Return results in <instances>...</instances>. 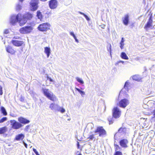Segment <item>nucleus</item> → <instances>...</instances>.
Wrapping results in <instances>:
<instances>
[{"mask_svg":"<svg viewBox=\"0 0 155 155\" xmlns=\"http://www.w3.org/2000/svg\"><path fill=\"white\" fill-rule=\"evenodd\" d=\"M32 17V15L29 13H27L23 15L20 13L17 15L13 14L10 16L9 22L13 25H15L16 23L18 22L20 26H22L27 22V19L30 20Z\"/></svg>","mask_w":155,"mask_h":155,"instance_id":"1","label":"nucleus"},{"mask_svg":"<svg viewBox=\"0 0 155 155\" xmlns=\"http://www.w3.org/2000/svg\"><path fill=\"white\" fill-rule=\"evenodd\" d=\"M121 111L117 107H114L112 110V117L114 118H119L121 115Z\"/></svg>","mask_w":155,"mask_h":155,"instance_id":"2","label":"nucleus"},{"mask_svg":"<svg viewBox=\"0 0 155 155\" xmlns=\"http://www.w3.org/2000/svg\"><path fill=\"white\" fill-rule=\"evenodd\" d=\"M95 133H98L99 137H104L107 134L106 130L102 127H97L96 129L94 131Z\"/></svg>","mask_w":155,"mask_h":155,"instance_id":"3","label":"nucleus"},{"mask_svg":"<svg viewBox=\"0 0 155 155\" xmlns=\"http://www.w3.org/2000/svg\"><path fill=\"white\" fill-rule=\"evenodd\" d=\"M129 101L128 99L124 98L121 100L117 105L121 107L124 108L129 104Z\"/></svg>","mask_w":155,"mask_h":155,"instance_id":"4","label":"nucleus"},{"mask_svg":"<svg viewBox=\"0 0 155 155\" xmlns=\"http://www.w3.org/2000/svg\"><path fill=\"white\" fill-rule=\"evenodd\" d=\"M33 30V28L31 26L23 27L20 29L19 31L21 33L25 34L30 33Z\"/></svg>","mask_w":155,"mask_h":155,"instance_id":"5","label":"nucleus"},{"mask_svg":"<svg viewBox=\"0 0 155 155\" xmlns=\"http://www.w3.org/2000/svg\"><path fill=\"white\" fill-rule=\"evenodd\" d=\"M12 128L14 129H18L21 127L22 125L21 124L15 120H11L10 121Z\"/></svg>","mask_w":155,"mask_h":155,"instance_id":"6","label":"nucleus"},{"mask_svg":"<svg viewBox=\"0 0 155 155\" xmlns=\"http://www.w3.org/2000/svg\"><path fill=\"white\" fill-rule=\"evenodd\" d=\"M128 141L127 139H122L120 140L119 142V143L121 147L124 148H127L128 143Z\"/></svg>","mask_w":155,"mask_h":155,"instance_id":"7","label":"nucleus"},{"mask_svg":"<svg viewBox=\"0 0 155 155\" xmlns=\"http://www.w3.org/2000/svg\"><path fill=\"white\" fill-rule=\"evenodd\" d=\"M38 0H32L30 2L31 9L33 11L36 10L38 8Z\"/></svg>","mask_w":155,"mask_h":155,"instance_id":"8","label":"nucleus"},{"mask_svg":"<svg viewBox=\"0 0 155 155\" xmlns=\"http://www.w3.org/2000/svg\"><path fill=\"white\" fill-rule=\"evenodd\" d=\"M48 23H44L40 24L38 27V29L41 31H44L48 29Z\"/></svg>","mask_w":155,"mask_h":155,"instance_id":"9","label":"nucleus"},{"mask_svg":"<svg viewBox=\"0 0 155 155\" xmlns=\"http://www.w3.org/2000/svg\"><path fill=\"white\" fill-rule=\"evenodd\" d=\"M57 5L58 2L56 0H51L49 1V6L52 9L55 8Z\"/></svg>","mask_w":155,"mask_h":155,"instance_id":"10","label":"nucleus"},{"mask_svg":"<svg viewBox=\"0 0 155 155\" xmlns=\"http://www.w3.org/2000/svg\"><path fill=\"white\" fill-rule=\"evenodd\" d=\"M153 22L152 14H151L147 24L145 25L144 28L146 29H147L149 28L152 27V26Z\"/></svg>","mask_w":155,"mask_h":155,"instance_id":"11","label":"nucleus"},{"mask_svg":"<svg viewBox=\"0 0 155 155\" xmlns=\"http://www.w3.org/2000/svg\"><path fill=\"white\" fill-rule=\"evenodd\" d=\"M11 42L14 45L17 47L21 46L23 43V42L22 41H19L14 39L12 40Z\"/></svg>","mask_w":155,"mask_h":155,"instance_id":"12","label":"nucleus"},{"mask_svg":"<svg viewBox=\"0 0 155 155\" xmlns=\"http://www.w3.org/2000/svg\"><path fill=\"white\" fill-rule=\"evenodd\" d=\"M5 48L6 51L12 54H14L15 53V51L10 46H5Z\"/></svg>","mask_w":155,"mask_h":155,"instance_id":"13","label":"nucleus"},{"mask_svg":"<svg viewBox=\"0 0 155 155\" xmlns=\"http://www.w3.org/2000/svg\"><path fill=\"white\" fill-rule=\"evenodd\" d=\"M127 130L126 127H121L119 129L117 133L121 135L125 134L127 132Z\"/></svg>","mask_w":155,"mask_h":155,"instance_id":"14","label":"nucleus"},{"mask_svg":"<svg viewBox=\"0 0 155 155\" xmlns=\"http://www.w3.org/2000/svg\"><path fill=\"white\" fill-rule=\"evenodd\" d=\"M18 120L20 123L25 124L28 123L30 122L28 120L21 117L18 118Z\"/></svg>","mask_w":155,"mask_h":155,"instance_id":"15","label":"nucleus"},{"mask_svg":"<svg viewBox=\"0 0 155 155\" xmlns=\"http://www.w3.org/2000/svg\"><path fill=\"white\" fill-rule=\"evenodd\" d=\"M129 18V15H126L125 16V17L123 20V24L126 25H127L128 24Z\"/></svg>","mask_w":155,"mask_h":155,"instance_id":"16","label":"nucleus"},{"mask_svg":"<svg viewBox=\"0 0 155 155\" xmlns=\"http://www.w3.org/2000/svg\"><path fill=\"white\" fill-rule=\"evenodd\" d=\"M25 137V136L24 134H21L16 135L15 139L17 140H23Z\"/></svg>","mask_w":155,"mask_h":155,"instance_id":"17","label":"nucleus"},{"mask_svg":"<svg viewBox=\"0 0 155 155\" xmlns=\"http://www.w3.org/2000/svg\"><path fill=\"white\" fill-rule=\"evenodd\" d=\"M132 78L134 80L139 81L141 80V78L138 75H134L132 76Z\"/></svg>","mask_w":155,"mask_h":155,"instance_id":"18","label":"nucleus"},{"mask_svg":"<svg viewBox=\"0 0 155 155\" xmlns=\"http://www.w3.org/2000/svg\"><path fill=\"white\" fill-rule=\"evenodd\" d=\"M7 130V128L6 127H4L0 128V134H4Z\"/></svg>","mask_w":155,"mask_h":155,"instance_id":"19","label":"nucleus"},{"mask_svg":"<svg viewBox=\"0 0 155 155\" xmlns=\"http://www.w3.org/2000/svg\"><path fill=\"white\" fill-rule=\"evenodd\" d=\"M49 99L53 101H54L56 100V98L52 93H49Z\"/></svg>","mask_w":155,"mask_h":155,"instance_id":"20","label":"nucleus"},{"mask_svg":"<svg viewBox=\"0 0 155 155\" xmlns=\"http://www.w3.org/2000/svg\"><path fill=\"white\" fill-rule=\"evenodd\" d=\"M120 57L123 59L125 60H128L129 59L126 54L124 52H122L121 53Z\"/></svg>","mask_w":155,"mask_h":155,"instance_id":"21","label":"nucleus"},{"mask_svg":"<svg viewBox=\"0 0 155 155\" xmlns=\"http://www.w3.org/2000/svg\"><path fill=\"white\" fill-rule=\"evenodd\" d=\"M130 87V83L128 81H126L124 85V88L127 90V91H128L129 89V87Z\"/></svg>","mask_w":155,"mask_h":155,"instance_id":"22","label":"nucleus"},{"mask_svg":"<svg viewBox=\"0 0 155 155\" xmlns=\"http://www.w3.org/2000/svg\"><path fill=\"white\" fill-rule=\"evenodd\" d=\"M1 110L2 113L3 114V115L6 116L7 115V113L5 109L3 107H2L1 108Z\"/></svg>","mask_w":155,"mask_h":155,"instance_id":"23","label":"nucleus"},{"mask_svg":"<svg viewBox=\"0 0 155 155\" xmlns=\"http://www.w3.org/2000/svg\"><path fill=\"white\" fill-rule=\"evenodd\" d=\"M113 118V117H110L107 118V120L109 122V124L110 125L112 124L114 122V120Z\"/></svg>","mask_w":155,"mask_h":155,"instance_id":"24","label":"nucleus"},{"mask_svg":"<svg viewBox=\"0 0 155 155\" xmlns=\"http://www.w3.org/2000/svg\"><path fill=\"white\" fill-rule=\"evenodd\" d=\"M114 149L115 152H116L117 151H119V150H120L121 148L119 146V145L117 144H114Z\"/></svg>","mask_w":155,"mask_h":155,"instance_id":"25","label":"nucleus"},{"mask_svg":"<svg viewBox=\"0 0 155 155\" xmlns=\"http://www.w3.org/2000/svg\"><path fill=\"white\" fill-rule=\"evenodd\" d=\"M43 92L44 95L48 98V89L43 88Z\"/></svg>","mask_w":155,"mask_h":155,"instance_id":"26","label":"nucleus"},{"mask_svg":"<svg viewBox=\"0 0 155 155\" xmlns=\"http://www.w3.org/2000/svg\"><path fill=\"white\" fill-rule=\"evenodd\" d=\"M37 16L38 17V18L40 20L42 18V15L41 12L38 11L37 12Z\"/></svg>","mask_w":155,"mask_h":155,"instance_id":"27","label":"nucleus"},{"mask_svg":"<svg viewBox=\"0 0 155 155\" xmlns=\"http://www.w3.org/2000/svg\"><path fill=\"white\" fill-rule=\"evenodd\" d=\"M124 40L123 38H122L121 41L120 43V47L121 49H122L124 48Z\"/></svg>","mask_w":155,"mask_h":155,"instance_id":"28","label":"nucleus"},{"mask_svg":"<svg viewBox=\"0 0 155 155\" xmlns=\"http://www.w3.org/2000/svg\"><path fill=\"white\" fill-rule=\"evenodd\" d=\"M75 89L76 90L78 91L80 93L81 95L82 96L83 95H85V92L79 89L77 87H75Z\"/></svg>","mask_w":155,"mask_h":155,"instance_id":"29","label":"nucleus"},{"mask_svg":"<svg viewBox=\"0 0 155 155\" xmlns=\"http://www.w3.org/2000/svg\"><path fill=\"white\" fill-rule=\"evenodd\" d=\"M21 9V6L19 4H17L16 6L15 9L16 11H19Z\"/></svg>","mask_w":155,"mask_h":155,"instance_id":"30","label":"nucleus"},{"mask_svg":"<svg viewBox=\"0 0 155 155\" xmlns=\"http://www.w3.org/2000/svg\"><path fill=\"white\" fill-rule=\"evenodd\" d=\"M7 120V118L6 117H3L0 119V123H3Z\"/></svg>","mask_w":155,"mask_h":155,"instance_id":"31","label":"nucleus"},{"mask_svg":"<svg viewBox=\"0 0 155 155\" xmlns=\"http://www.w3.org/2000/svg\"><path fill=\"white\" fill-rule=\"evenodd\" d=\"M76 79L77 81L80 83L83 84L84 83V81L82 80L78 77L76 78Z\"/></svg>","mask_w":155,"mask_h":155,"instance_id":"32","label":"nucleus"},{"mask_svg":"<svg viewBox=\"0 0 155 155\" xmlns=\"http://www.w3.org/2000/svg\"><path fill=\"white\" fill-rule=\"evenodd\" d=\"M87 139H89V140H92L93 139H95L94 135V134H92L89 135V136L87 137Z\"/></svg>","mask_w":155,"mask_h":155,"instance_id":"33","label":"nucleus"},{"mask_svg":"<svg viewBox=\"0 0 155 155\" xmlns=\"http://www.w3.org/2000/svg\"><path fill=\"white\" fill-rule=\"evenodd\" d=\"M114 155H123L122 153L120 151L115 152Z\"/></svg>","mask_w":155,"mask_h":155,"instance_id":"34","label":"nucleus"},{"mask_svg":"<svg viewBox=\"0 0 155 155\" xmlns=\"http://www.w3.org/2000/svg\"><path fill=\"white\" fill-rule=\"evenodd\" d=\"M45 52L47 56L48 57V48L46 47L45 48Z\"/></svg>","mask_w":155,"mask_h":155,"instance_id":"35","label":"nucleus"},{"mask_svg":"<svg viewBox=\"0 0 155 155\" xmlns=\"http://www.w3.org/2000/svg\"><path fill=\"white\" fill-rule=\"evenodd\" d=\"M50 107L52 110L54 109L56 107V105L54 104H50Z\"/></svg>","mask_w":155,"mask_h":155,"instance_id":"36","label":"nucleus"},{"mask_svg":"<svg viewBox=\"0 0 155 155\" xmlns=\"http://www.w3.org/2000/svg\"><path fill=\"white\" fill-rule=\"evenodd\" d=\"M70 34L71 35L73 36L74 39L76 41H78V40L77 39L76 37L75 36V35H74V34L73 32H70Z\"/></svg>","mask_w":155,"mask_h":155,"instance_id":"37","label":"nucleus"},{"mask_svg":"<svg viewBox=\"0 0 155 155\" xmlns=\"http://www.w3.org/2000/svg\"><path fill=\"white\" fill-rule=\"evenodd\" d=\"M120 63H124V61H120L117 62V63H115V65H117L118 64Z\"/></svg>","mask_w":155,"mask_h":155,"instance_id":"38","label":"nucleus"},{"mask_svg":"<svg viewBox=\"0 0 155 155\" xmlns=\"http://www.w3.org/2000/svg\"><path fill=\"white\" fill-rule=\"evenodd\" d=\"M60 111L62 113H64L65 111V110L63 108H61L60 109Z\"/></svg>","mask_w":155,"mask_h":155,"instance_id":"39","label":"nucleus"},{"mask_svg":"<svg viewBox=\"0 0 155 155\" xmlns=\"http://www.w3.org/2000/svg\"><path fill=\"white\" fill-rule=\"evenodd\" d=\"M2 87L0 86V95H2Z\"/></svg>","mask_w":155,"mask_h":155,"instance_id":"40","label":"nucleus"},{"mask_svg":"<svg viewBox=\"0 0 155 155\" xmlns=\"http://www.w3.org/2000/svg\"><path fill=\"white\" fill-rule=\"evenodd\" d=\"M33 151L36 154V155H37V154H38V153L36 150V149H35L34 148H33Z\"/></svg>","mask_w":155,"mask_h":155,"instance_id":"41","label":"nucleus"},{"mask_svg":"<svg viewBox=\"0 0 155 155\" xmlns=\"http://www.w3.org/2000/svg\"><path fill=\"white\" fill-rule=\"evenodd\" d=\"M84 16L85 17L86 19L87 20L89 21L90 20L89 18L88 17V16L86 15L85 14L84 15Z\"/></svg>","mask_w":155,"mask_h":155,"instance_id":"42","label":"nucleus"},{"mask_svg":"<svg viewBox=\"0 0 155 155\" xmlns=\"http://www.w3.org/2000/svg\"><path fill=\"white\" fill-rule=\"evenodd\" d=\"M4 33L5 34H7L9 33V30H5L4 31Z\"/></svg>","mask_w":155,"mask_h":155,"instance_id":"43","label":"nucleus"},{"mask_svg":"<svg viewBox=\"0 0 155 155\" xmlns=\"http://www.w3.org/2000/svg\"><path fill=\"white\" fill-rule=\"evenodd\" d=\"M23 143L26 148H27V144L25 143L23 141Z\"/></svg>","mask_w":155,"mask_h":155,"instance_id":"44","label":"nucleus"},{"mask_svg":"<svg viewBox=\"0 0 155 155\" xmlns=\"http://www.w3.org/2000/svg\"><path fill=\"white\" fill-rule=\"evenodd\" d=\"M79 13L81 14V15H83L84 16V15H85L84 13H83V12H79Z\"/></svg>","mask_w":155,"mask_h":155,"instance_id":"45","label":"nucleus"},{"mask_svg":"<svg viewBox=\"0 0 155 155\" xmlns=\"http://www.w3.org/2000/svg\"><path fill=\"white\" fill-rule=\"evenodd\" d=\"M77 146L78 147V148H79V143L78 142L77 143Z\"/></svg>","mask_w":155,"mask_h":155,"instance_id":"46","label":"nucleus"},{"mask_svg":"<svg viewBox=\"0 0 155 155\" xmlns=\"http://www.w3.org/2000/svg\"><path fill=\"white\" fill-rule=\"evenodd\" d=\"M49 80L50 81H52V82H54V81H53L52 80V79H51V78H49Z\"/></svg>","mask_w":155,"mask_h":155,"instance_id":"47","label":"nucleus"},{"mask_svg":"<svg viewBox=\"0 0 155 155\" xmlns=\"http://www.w3.org/2000/svg\"><path fill=\"white\" fill-rule=\"evenodd\" d=\"M19 37H14V38H16V39H17V38H19Z\"/></svg>","mask_w":155,"mask_h":155,"instance_id":"48","label":"nucleus"},{"mask_svg":"<svg viewBox=\"0 0 155 155\" xmlns=\"http://www.w3.org/2000/svg\"><path fill=\"white\" fill-rule=\"evenodd\" d=\"M19 1L22 2L23 1V0H19Z\"/></svg>","mask_w":155,"mask_h":155,"instance_id":"49","label":"nucleus"},{"mask_svg":"<svg viewBox=\"0 0 155 155\" xmlns=\"http://www.w3.org/2000/svg\"><path fill=\"white\" fill-rule=\"evenodd\" d=\"M77 155H82L81 154V153H80L78 154H77Z\"/></svg>","mask_w":155,"mask_h":155,"instance_id":"50","label":"nucleus"},{"mask_svg":"<svg viewBox=\"0 0 155 155\" xmlns=\"http://www.w3.org/2000/svg\"><path fill=\"white\" fill-rule=\"evenodd\" d=\"M145 119L144 118H141V119Z\"/></svg>","mask_w":155,"mask_h":155,"instance_id":"51","label":"nucleus"},{"mask_svg":"<svg viewBox=\"0 0 155 155\" xmlns=\"http://www.w3.org/2000/svg\"><path fill=\"white\" fill-rule=\"evenodd\" d=\"M36 155H40L38 153V154H37Z\"/></svg>","mask_w":155,"mask_h":155,"instance_id":"52","label":"nucleus"},{"mask_svg":"<svg viewBox=\"0 0 155 155\" xmlns=\"http://www.w3.org/2000/svg\"><path fill=\"white\" fill-rule=\"evenodd\" d=\"M47 77L48 78V76H47Z\"/></svg>","mask_w":155,"mask_h":155,"instance_id":"53","label":"nucleus"},{"mask_svg":"<svg viewBox=\"0 0 155 155\" xmlns=\"http://www.w3.org/2000/svg\"><path fill=\"white\" fill-rule=\"evenodd\" d=\"M49 50H50V49H49ZM49 53H50V51H49Z\"/></svg>","mask_w":155,"mask_h":155,"instance_id":"54","label":"nucleus"}]
</instances>
